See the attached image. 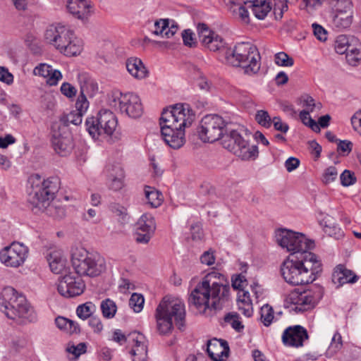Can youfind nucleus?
<instances>
[{"label":"nucleus","mask_w":361,"mask_h":361,"mask_svg":"<svg viewBox=\"0 0 361 361\" xmlns=\"http://www.w3.org/2000/svg\"><path fill=\"white\" fill-rule=\"evenodd\" d=\"M110 210L116 216L121 217L123 220L125 219L127 215V209L123 206L117 204L113 203L109 207Z\"/></svg>","instance_id":"obj_62"},{"label":"nucleus","mask_w":361,"mask_h":361,"mask_svg":"<svg viewBox=\"0 0 361 361\" xmlns=\"http://www.w3.org/2000/svg\"><path fill=\"white\" fill-rule=\"evenodd\" d=\"M341 183L344 187H348L355 184L357 181V178L355 173L350 170H344L340 176Z\"/></svg>","instance_id":"obj_48"},{"label":"nucleus","mask_w":361,"mask_h":361,"mask_svg":"<svg viewBox=\"0 0 361 361\" xmlns=\"http://www.w3.org/2000/svg\"><path fill=\"white\" fill-rule=\"evenodd\" d=\"M248 7L252 9L255 16L263 20L272 9V2H267L266 0H250Z\"/></svg>","instance_id":"obj_25"},{"label":"nucleus","mask_w":361,"mask_h":361,"mask_svg":"<svg viewBox=\"0 0 361 361\" xmlns=\"http://www.w3.org/2000/svg\"><path fill=\"white\" fill-rule=\"evenodd\" d=\"M82 121V116L80 114H78L75 111H72L67 114H63L60 117V123L63 126L61 127H67L70 124H73L75 126H78L81 124Z\"/></svg>","instance_id":"obj_38"},{"label":"nucleus","mask_w":361,"mask_h":361,"mask_svg":"<svg viewBox=\"0 0 361 361\" xmlns=\"http://www.w3.org/2000/svg\"><path fill=\"white\" fill-rule=\"evenodd\" d=\"M323 287L314 284L308 289L295 288L286 298V302L293 305L292 310L297 313H302L312 309L322 298Z\"/></svg>","instance_id":"obj_9"},{"label":"nucleus","mask_w":361,"mask_h":361,"mask_svg":"<svg viewBox=\"0 0 361 361\" xmlns=\"http://www.w3.org/2000/svg\"><path fill=\"white\" fill-rule=\"evenodd\" d=\"M357 45L358 49H357L355 51L348 53L345 56L347 62L353 66H357V63L361 61V44Z\"/></svg>","instance_id":"obj_54"},{"label":"nucleus","mask_w":361,"mask_h":361,"mask_svg":"<svg viewBox=\"0 0 361 361\" xmlns=\"http://www.w3.org/2000/svg\"><path fill=\"white\" fill-rule=\"evenodd\" d=\"M66 351L74 355L75 359L78 358L82 354L87 351V345L85 343H80L77 345L73 343H68L66 348Z\"/></svg>","instance_id":"obj_47"},{"label":"nucleus","mask_w":361,"mask_h":361,"mask_svg":"<svg viewBox=\"0 0 361 361\" xmlns=\"http://www.w3.org/2000/svg\"><path fill=\"white\" fill-rule=\"evenodd\" d=\"M60 90L61 94L68 98L74 97L77 93L76 88L69 82H66L62 83Z\"/></svg>","instance_id":"obj_58"},{"label":"nucleus","mask_w":361,"mask_h":361,"mask_svg":"<svg viewBox=\"0 0 361 361\" xmlns=\"http://www.w3.org/2000/svg\"><path fill=\"white\" fill-rule=\"evenodd\" d=\"M135 340V346L130 350L132 355H147V345L137 337Z\"/></svg>","instance_id":"obj_56"},{"label":"nucleus","mask_w":361,"mask_h":361,"mask_svg":"<svg viewBox=\"0 0 361 361\" xmlns=\"http://www.w3.org/2000/svg\"><path fill=\"white\" fill-rule=\"evenodd\" d=\"M51 271L56 274H61L66 268V260L57 252H51L47 257Z\"/></svg>","instance_id":"obj_29"},{"label":"nucleus","mask_w":361,"mask_h":361,"mask_svg":"<svg viewBox=\"0 0 361 361\" xmlns=\"http://www.w3.org/2000/svg\"><path fill=\"white\" fill-rule=\"evenodd\" d=\"M173 317L178 328L183 330L185 319V305L180 301L166 300V298H164L155 312L157 329L159 334L167 335L172 332Z\"/></svg>","instance_id":"obj_5"},{"label":"nucleus","mask_w":361,"mask_h":361,"mask_svg":"<svg viewBox=\"0 0 361 361\" xmlns=\"http://www.w3.org/2000/svg\"><path fill=\"white\" fill-rule=\"evenodd\" d=\"M307 330L300 325L288 327L283 333L282 341L286 345L301 347L305 340L308 338Z\"/></svg>","instance_id":"obj_19"},{"label":"nucleus","mask_w":361,"mask_h":361,"mask_svg":"<svg viewBox=\"0 0 361 361\" xmlns=\"http://www.w3.org/2000/svg\"><path fill=\"white\" fill-rule=\"evenodd\" d=\"M351 123L355 130L361 135V110L357 111L351 118Z\"/></svg>","instance_id":"obj_64"},{"label":"nucleus","mask_w":361,"mask_h":361,"mask_svg":"<svg viewBox=\"0 0 361 361\" xmlns=\"http://www.w3.org/2000/svg\"><path fill=\"white\" fill-rule=\"evenodd\" d=\"M51 71V66L47 64V63H39L38 66H37L34 69H33V74L35 75H37V76H39V77H42V78H45V77H47L48 75H49V71Z\"/></svg>","instance_id":"obj_57"},{"label":"nucleus","mask_w":361,"mask_h":361,"mask_svg":"<svg viewBox=\"0 0 361 361\" xmlns=\"http://www.w3.org/2000/svg\"><path fill=\"white\" fill-rule=\"evenodd\" d=\"M324 232L330 236L339 239L343 235V232L338 224L332 222V218L329 216L322 220Z\"/></svg>","instance_id":"obj_33"},{"label":"nucleus","mask_w":361,"mask_h":361,"mask_svg":"<svg viewBox=\"0 0 361 361\" xmlns=\"http://www.w3.org/2000/svg\"><path fill=\"white\" fill-rule=\"evenodd\" d=\"M223 147L242 160L255 159L259 154L257 145L250 146L235 130L227 129L221 137Z\"/></svg>","instance_id":"obj_10"},{"label":"nucleus","mask_w":361,"mask_h":361,"mask_svg":"<svg viewBox=\"0 0 361 361\" xmlns=\"http://www.w3.org/2000/svg\"><path fill=\"white\" fill-rule=\"evenodd\" d=\"M46 41L53 45L61 54L74 56L80 54L82 44L74 32L63 25H49L44 33Z\"/></svg>","instance_id":"obj_7"},{"label":"nucleus","mask_w":361,"mask_h":361,"mask_svg":"<svg viewBox=\"0 0 361 361\" xmlns=\"http://www.w3.org/2000/svg\"><path fill=\"white\" fill-rule=\"evenodd\" d=\"M126 68L135 78L142 79L147 77L148 71L142 61L138 58H129L126 61Z\"/></svg>","instance_id":"obj_24"},{"label":"nucleus","mask_w":361,"mask_h":361,"mask_svg":"<svg viewBox=\"0 0 361 361\" xmlns=\"http://www.w3.org/2000/svg\"><path fill=\"white\" fill-rule=\"evenodd\" d=\"M99 118L98 114L96 116L87 117L85 121L86 130L93 139H98L101 136Z\"/></svg>","instance_id":"obj_34"},{"label":"nucleus","mask_w":361,"mask_h":361,"mask_svg":"<svg viewBox=\"0 0 361 361\" xmlns=\"http://www.w3.org/2000/svg\"><path fill=\"white\" fill-rule=\"evenodd\" d=\"M195 114L186 104H176L164 109L159 119L164 142L173 149H179L185 142V128L191 126Z\"/></svg>","instance_id":"obj_2"},{"label":"nucleus","mask_w":361,"mask_h":361,"mask_svg":"<svg viewBox=\"0 0 361 361\" xmlns=\"http://www.w3.org/2000/svg\"><path fill=\"white\" fill-rule=\"evenodd\" d=\"M169 19H159V20L155 21V30L153 31V34L164 37L165 30H166V28L169 27Z\"/></svg>","instance_id":"obj_55"},{"label":"nucleus","mask_w":361,"mask_h":361,"mask_svg":"<svg viewBox=\"0 0 361 361\" xmlns=\"http://www.w3.org/2000/svg\"><path fill=\"white\" fill-rule=\"evenodd\" d=\"M100 309L104 318L111 319L116 313L117 306L114 300L106 298L101 302Z\"/></svg>","instance_id":"obj_35"},{"label":"nucleus","mask_w":361,"mask_h":361,"mask_svg":"<svg viewBox=\"0 0 361 361\" xmlns=\"http://www.w3.org/2000/svg\"><path fill=\"white\" fill-rule=\"evenodd\" d=\"M276 240L278 244L290 255H297L314 247V241L308 240L305 235L285 228H279L276 232Z\"/></svg>","instance_id":"obj_11"},{"label":"nucleus","mask_w":361,"mask_h":361,"mask_svg":"<svg viewBox=\"0 0 361 361\" xmlns=\"http://www.w3.org/2000/svg\"><path fill=\"white\" fill-rule=\"evenodd\" d=\"M261 320L264 326H269L274 319V310L272 307L269 305H264L261 308Z\"/></svg>","instance_id":"obj_44"},{"label":"nucleus","mask_w":361,"mask_h":361,"mask_svg":"<svg viewBox=\"0 0 361 361\" xmlns=\"http://www.w3.org/2000/svg\"><path fill=\"white\" fill-rule=\"evenodd\" d=\"M359 276L345 265L340 264L335 267L331 276L332 282L340 288L346 283H355Z\"/></svg>","instance_id":"obj_21"},{"label":"nucleus","mask_w":361,"mask_h":361,"mask_svg":"<svg viewBox=\"0 0 361 361\" xmlns=\"http://www.w3.org/2000/svg\"><path fill=\"white\" fill-rule=\"evenodd\" d=\"M0 310L12 320L19 321L21 323L23 315V299L21 295L16 290L8 286L4 288L0 293Z\"/></svg>","instance_id":"obj_14"},{"label":"nucleus","mask_w":361,"mask_h":361,"mask_svg":"<svg viewBox=\"0 0 361 361\" xmlns=\"http://www.w3.org/2000/svg\"><path fill=\"white\" fill-rule=\"evenodd\" d=\"M68 12L75 18L85 20L92 13V5L90 0H68Z\"/></svg>","instance_id":"obj_20"},{"label":"nucleus","mask_w":361,"mask_h":361,"mask_svg":"<svg viewBox=\"0 0 361 361\" xmlns=\"http://www.w3.org/2000/svg\"><path fill=\"white\" fill-rule=\"evenodd\" d=\"M55 324L59 329L70 334H78L80 332V326L77 322L64 317L58 316L55 319Z\"/></svg>","instance_id":"obj_28"},{"label":"nucleus","mask_w":361,"mask_h":361,"mask_svg":"<svg viewBox=\"0 0 361 361\" xmlns=\"http://www.w3.org/2000/svg\"><path fill=\"white\" fill-rule=\"evenodd\" d=\"M197 31L200 40L202 44L212 51H216L224 47L225 42L224 39L211 30L204 23H199Z\"/></svg>","instance_id":"obj_17"},{"label":"nucleus","mask_w":361,"mask_h":361,"mask_svg":"<svg viewBox=\"0 0 361 361\" xmlns=\"http://www.w3.org/2000/svg\"><path fill=\"white\" fill-rule=\"evenodd\" d=\"M145 302L144 297L141 294L133 293L129 300V305L132 307L135 312H140Z\"/></svg>","instance_id":"obj_46"},{"label":"nucleus","mask_w":361,"mask_h":361,"mask_svg":"<svg viewBox=\"0 0 361 361\" xmlns=\"http://www.w3.org/2000/svg\"><path fill=\"white\" fill-rule=\"evenodd\" d=\"M255 120L262 126L269 128L272 124V120L267 111L259 110L257 111Z\"/></svg>","instance_id":"obj_49"},{"label":"nucleus","mask_w":361,"mask_h":361,"mask_svg":"<svg viewBox=\"0 0 361 361\" xmlns=\"http://www.w3.org/2000/svg\"><path fill=\"white\" fill-rule=\"evenodd\" d=\"M332 5L335 13L353 12V3L350 0H334Z\"/></svg>","instance_id":"obj_40"},{"label":"nucleus","mask_w":361,"mask_h":361,"mask_svg":"<svg viewBox=\"0 0 361 361\" xmlns=\"http://www.w3.org/2000/svg\"><path fill=\"white\" fill-rule=\"evenodd\" d=\"M44 207H37L34 213L44 212L47 216L54 219L60 220L65 217L66 209L59 202L49 201L47 204H44Z\"/></svg>","instance_id":"obj_23"},{"label":"nucleus","mask_w":361,"mask_h":361,"mask_svg":"<svg viewBox=\"0 0 361 361\" xmlns=\"http://www.w3.org/2000/svg\"><path fill=\"white\" fill-rule=\"evenodd\" d=\"M338 171L335 166H331L324 170L322 176V181L325 184H329L337 178Z\"/></svg>","instance_id":"obj_53"},{"label":"nucleus","mask_w":361,"mask_h":361,"mask_svg":"<svg viewBox=\"0 0 361 361\" xmlns=\"http://www.w3.org/2000/svg\"><path fill=\"white\" fill-rule=\"evenodd\" d=\"M85 288V284L80 276L65 274L59 281L57 290L65 298H73L81 295Z\"/></svg>","instance_id":"obj_16"},{"label":"nucleus","mask_w":361,"mask_h":361,"mask_svg":"<svg viewBox=\"0 0 361 361\" xmlns=\"http://www.w3.org/2000/svg\"><path fill=\"white\" fill-rule=\"evenodd\" d=\"M274 61L279 66L290 67L294 64L293 59L283 51L275 54Z\"/></svg>","instance_id":"obj_45"},{"label":"nucleus","mask_w":361,"mask_h":361,"mask_svg":"<svg viewBox=\"0 0 361 361\" xmlns=\"http://www.w3.org/2000/svg\"><path fill=\"white\" fill-rule=\"evenodd\" d=\"M353 149V143L349 140H338L337 151L343 155L348 154Z\"/></svg>","instance_id":"obj_61"},{"label":"nucleus","mask_w":361,"mask_h":361,"mask_svg":"<svg viewBox=\"0 0 361 361\" xmlns=\"http://www.w3.org/2000/svg\"><path fill=\"white\" fill-rule=\"evenodd\" d=\"M343 346V341H342V336L340 333L336 331L332 339L331 342L329 347V351L331 354L336 353L338 350L341 349Z\"/></svg>","instance_id":"obj_51"},{"label":"nucleus","mask_w":361,"mask_h":361,"mask_svg":"<svg viewBox=\"0 0 361 361\" xmlns=\"http://www.w3.org/2000/svg\"><path fill=\"white\" fill-rule=\"evenodd\" d=\"M240 319L239 314L235 312L227 313L224 318V322L230 324L237 332H241L244 329V325Z\"/></svg>","instance_id":"obj_37"},{"label":"nucleus","mask_w":361,"mask_h":361,"mask_svg":"<svg viewBox=\"0 0 361 361\" xmlns=\"http://www.w3.org/2000/svg\"><path fill=\"white\" fill-rule=\"evenodd\" d=\"M247 6L242 5L238 6L237 9H233V13L238 16V18L245 23H250L249 12Z\"/></svg>","instance_id":"obj_59"},{"label":"nucleus","mask_w":361,"mask_h":361,"mask_svg":"<svg viewBox=\"0 0 361 361\" xmlns=\"http://www.w3.org/2000/svg\"><path fill=\"white\" fill-rule=\"evenodd\" d=\"M156 229L154 218L149 214H144L139 219L136 224V230L139 232H152Z\"/></svg>","instance_id":"obj_31"},{"label":"nucleus","mask_w":361,"mask_h":361,"mask_svg":"<svg viewBox=\"0 0 361 361\" xmlns=\"http://www.w3.org/2000/svg\"><path fill=\"white\" fill-rule=\"evenodd\" d=\"M0 259L7 267H18L23 262V244L13 243L0 252Z\"/></svg>","instance_id":"obj_18"},{"label":"nucleus","mask_w":361,"mask_h":361,"mask_svg":"<svg viewBox=\"0 0 361 361\" xmlns=\"http://www.w3.org/2000/svg\"><path fill=\"white\" fill-rule=\"evenodd\" d=\"M71 264L78 276H97L106 269L103 257L97 253H90L83 247L72 249Z\"/></svg>","instance_id":"obj_8"},{"label":"nucleus","mask_w":361,"mask_h":361,"mask_svg":"<svg viewBox=\"0 0 361 361\" xmlns=\"http://www.w3.org/2000/svg\"><path fill=\"white\" fill-rule=\"evenodd\" d=\"M147 203L153 208L160 206L163 201V195L161 192L149 185H145L144 189Z\"/></svg>","instance_id":"obj_30"},{"label":"nucleus","mask_w":361,"mask_h":361,"mask_svg":"<svg viewBox=\"0 0 361 361\" xmlns=\"http://www.w3.org/2000/svg\"><path fill=\"white\" fill-rule=\"evenodd\" d=\"M109 105L115 111L125 114L131 118H139L143 112V107L138 95L132 92L123 94L114 92L109 100Z\"/></svg>","instance_id":"obj_12"},{"label":"nucleus","mask_w":361,"mask_h":361,"mask_svg":"<svg viewBox=\"0 0 361 361\" xmlns=\"http://www.w3.org/2000/svg\"><path fill=\"white\" fill-rule=\"evenodd\" d=\"M102 135H111L116 130L118 124L116 116L112 111L107 109H102L98 112Z\"/></svg>","instance_id":"obj_22"},{"label":"nucleus","mask_w":361,"mask_h":361,"mask_svg":"<svg viewBox=\"0 0 361 361\" xmlns=\"http://www.w3.org/2000/svg\"><path fill=\"white\" fill-rule=\"evenodd\" d=\"M353 12L335 13L333 18V25L338 30H343L349 27L353 22Z\"/></svg>","instance_id":"obj_32"},{"label":"nucleus","mask_w":361,"mask_h":361,"mask_svg":"<svg viewBox=\"0 0 361 361\" xmlns=\"http://www.w3.org/2000/svg\"><path fill=\"white\" fill-rule=\"evenodd\" d=\"M227 122L218 114L204 116L198 128V135L204 142H214L222 137L227 130Z\"/></svg>","instance_id":"obj_13"},{"label":"nucleus","mask_w":361,"mask_h":361,"mask_svg":"<svg viewBox=\"0 0 361 361\" xmlns=\"http://www.w3.org/2000/svg\"><path fill=\"white\" fill-rule=\"evenodd\" d=\"M51 144L56 153L66 156L73 147L71 133L65 127L55 123L52 126Z\"/></svg>","instance_id":"obj_15"},{"label":"nucleus","mask_w":361,"mask_h":361,"mask_svg":"<svg viewBox=\"0 0 361 361\" xmlns=\"http://www.w3.org/2000/svg\"><path fill=\"white\" fill-rule=\"evenodd\" d=\"M313 32L314 36L317 39L324 42L327 39V32L326 30L321 25L313 23L312 24Z\"/></svg>","instance_id":"obj_60"},{"label":"nucleus","mask_w":361,"mask_h":361,"mask_svg":"<svg viewBox=\"0 0 361 361\" xmlns=\"http://www.w3.org/2000/svg\"><path fill=\"white\" fill-rule=\"evenodd\" d=\"M89 107V102L87 99L86 95L79 94L78 99L75 102V110L78 114H80L82 116L87 111Z\"/></svg>","instance_id":"obj_52"},{"label":"nucleus","mask_w":361,"mask_h":361,"mask_svg":"<svg viewBox=\"0 0 361 361\" xmlns=\"http://www.w3.org/2000/svg\"><path fill=\"white\" fill-rule=\"evenodd\" d=\"M350 37L345 35H340L336 37L334 44V49L336 53L339 54L345 53L347 50L346 46L350 42Z\"/></svg>","instance_id":"obj_42"},{"label":"nucleus","mask_w":361,"mask_h":361,"mask_svg":"<svg viewBox=\"0 0 361 361\" xmlns=\"http://www.w3.org/2000/svg\"><path fill=\"white\" fill-rule=\"evenodd\" d=\"M230 286L224 275L216 271L206 274L188 297V304L200 313L221 310L229 299Z\"/></svg>","instance_id":"obj_1"},{"label":"nucleus","mask_w":361,"mask_h":361,"mask_svg":"<svg viewBox=\"0 0 361 361\" xmlns=\"http://www.w3.org/2000/svg\"><path fill=\"white\" fill-rule=\"evenodd\" d=\"M92 307H94V305L91 302L80 305L76 309L78 317L83 320L90 318L92 313Z\"/></svg>","instance_id":"obj_43"},{"label":"nucleus","mask_w":361,"mask_h":361,"mask_svg":"<svg viewBox=\"0 0 361 361\" xmlns=\"http://www.w3.org/2000/svg\"><path fill=\"white\" fill-rule=\"evenodd\" d=\"M183 44L189 47H192L195 44L194 34L190 30H185L182 33Z\"/></svg>","instance_id":"obj_63"},{"label":"nucleus","mask_w":361,"mask_h":361,"mask_svg":"<svg viewBox=\"0 0 361 361\" xmlns=\"http://www.w3.org/2000/svg\"><path fill=\"white\" fill-rule=\"evenodd\" d=\"M215 341H220V347H224V349L220 351V353H215L212 350V348H216V343H213L212 341H209L207 342V352L209 357L214 361H221L223 360V357H227L229 353V347L226 341L224 340H215Z\"/></svg>","instance_id":"obj_27"},{"label":"nucleus","mask_w":361,"mask_h":361,"mask_svg":"<svg viewBox=\"0 0 361 361\" xmlns=\"http://www.w3.org/2000/svg\"><path fill=\"white\" fill-rule=\"evenodd\" d=\"M37 320L35 307L24 298V324L36 323Z\"/></svg>","instance_id":"obj_36"},{"label":"nucleus","mask_w":361,"mask_h":361,"mask_svg":"<svg viewBox=\"0 0 361 361\" xmlns=\"http://www.w3.org/2000/svg\"><path fill=\"white\" fill-rule=\"evenodd\" d=\"M226 63L242 67L245 73H257L260 69V55L257 47L250 42L237 43L233 48L227 49L225 53Z\"/></svg>","instance_id":"obj_6"},{"label":"nucleus","mask_w":361,"mask_h":361,"mask_svg":"<svg viewBox=\"0 0 361 361\" xmlns=\"http://www.w3.org/2000/svg\"><path fill=\"white\" fill-rule=\"evenodd\" d=\"M78 80L80 86V93L82 95L93 97L98 91L97 82L85 73L79 75Z\"/></svg>","instance_id":"obj_26"},{"label":"nucleus","mask_w":361,"mask_h":361,"mask_svg":"<svg viewBox=\"0 0 361 361\" xmlns=\"http://www.w3.org/2000/svg\"><path fill=\"white\" fill-rule=\"evenodd\" d=\"M60 186L61 181L58 176L44 179L39 174L30 176L27 180L26 192L27 204L32 211H35L37 207H44V204L53 201Z\"/></svg>","instance_id":"obj_4"},{"label":"nucleus","mask_w":361,"mask_h":361,"mask_svg":"<svg viewBox=\"0 0 361 361\" xmlns=\"http://www.w3.org/2000/svg\"><path fill=\"white\" fill-rule=\"evenodd\" d=\"M24 43L32 54H38L41 52L39 41L32 34L28 33L26 35Z\"/></svg>","instance_id":"obj_41"},{"label":"nucleus","mask_w":361,"mask_h":361,"mask_svg":"<svg viewBox=\"0 0 361 361\" xmlns=\"http://www.w3.org/2000/svg\"><path fill=\"white\" fill-rule=\"evenodd\" d=\"M272 4L273 13L276 20H281L283 18V13L288 8V0H273Z\"/></svg>","instance_id":"obj_39"},{"label":"nucleus","mask_w":361,"mask_h":361,"mask_svg":"<svg viewBox=\"0 0 361 361\" xmlns=\"http://www.w3.org/2000/svg\"><path fill=\"white\" fill-rule=\"evenodd\" d=\"M322 271V262L318 256L312 252L290 255L281 265L283 279L293 286L312 283Z\"/></svg>","instance_id":"obj_3"},{"label":"nucleus","mask_w":361,"mask_h":361,"mask_svg":"<svg viewBox=\"0 0 361 361\" xmlns=\"http://www.w3.org/2000/svg\"><path fill=\"white\" fill-rule=\"evenodd\" d=\"M49 72L48 76L44 78L47 84L49 86L57 85L63 78L61 72L59 70L54 69L52 67L51 71Z\"/></svg>","instance_id":"obj_50"}]
</instances>
